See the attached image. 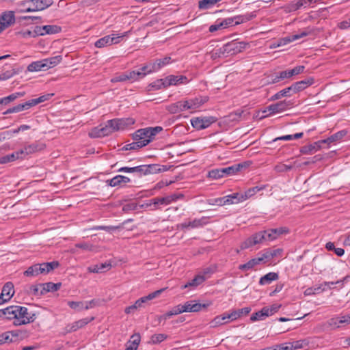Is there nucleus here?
Listing matches in <instances>:
<instances>
[{
  "label": "nucleus",
  "mask_w": 350,
  "mask_h": 350,
  "mask_svg": "<svg viewBox=\"0 0 350 350\" xmlns=\"http://www.w3.org/2000/svg\"><path fill=\"white\" fill-rule=\"evenodd\" d=\"M339 320L338 318H332L328 320L326 323L323 324L324 330H331L335 328H338L340 327V324L342 323H339Z\"/></svg>",
  "instance_id": "obj_36"
},
{
  "label": "nucleus",
  "mask_w": 350,
  "mask_h": 350,
  "mask_svg": "<svg viewBox=\"0 0 350 350\" xmlns=\"http://www.w3.org/2000/svg\"><path fill=\"white\" fill-rule=\"evenodd\" d=\"M271 350H293L291 342L281 344L274 347H271Z\"/></svg>",
  "instance_id": "obj_61"
},
{
  "label": "nucleus",
  "mask_w": 350,
  "mask_h": 350,
  "mask_svg": "<svg viewBox=\"0 0 350 350\" xmlns=\"http://www.w3.org/2000/svg\"><path fill=\"white\" fill-rule=\"evenodd\" d=\"M314 82V80L312 77H308L304 80H301L297 82L293 83L290 87L291 90L294 94H296L301 90H304L308 86L312 85Z\"/></svg>",
  "instance_id": "obj_10"
},
{
  "label": "nucleus",
  "mask_w": 350,
  "mask_h": 350,
  "mask_svg": "<svg viewBox=\"0 0 350 350\" xmlns=\"http://www.w3.org/2000/svg\"><path fill=\"white\" fill-rule=\"evenodd\" d=\"M97 48H103L106 46L111 45V40H110V35L105 36L98 39L94 44Z\"/></svg>",
  "instance_id": "obj_40"
},
{
  "label": "nucleus",
  "mask_w": 350,
  "mask_h": 350,
  "mask_svg": "<svg viewBox=\"0 0 350 350\" xmlns=\"http://www.w3.org/2000/svg\"><path fill=\"white\" fill-rule=\"evenodd\" d=\"M94 319V317L92 318H85L77 321L71 324L66 325L65 327V332L66 333H70L72 332H75L77 329L83 327L88 323L91 322Z\"/></svg>",
  "instance_id": "obj_13"
},
{
  "label": "nucleus",
  "mask_w": 350,
  "mask_h": 350,
  "mask_svg": "<svg viewBox=\"0 0 350 350\" xmlns=\"http://www.w3.org/2000/svg\"><path fill=\"white\" fill-rule=\"evenodd\" d=\"M247 165L245 163L234 164L233 165L212 170L208 172V177L213 179H218L222 177L236 174Z\"/></svg>",
  "instance_id": "obj_3"
},
{
  "label": "nucleus",
  "mask_w": 350,
  "mask_h": 350,
  "mask_svg": "<svg viewBox=\"0 0 350 350\" xmlns=\"http://www.w3.org/2000/svg\"><path fill=\"white\" fill-rule=\"evenodd\" d=\"M117 120L120 130H123L127 126L133 125L135 123V120L133 118H122Z\"/></svg>",
  "instance_id": "obj_41"
},
{
  "label": "nucleus",
  "mask_w": 350,
  "mask_h": 350,
  "mask_svg": "<svg viewBox=\"0 0 350 350\" xmlns=\"http://www.w3.org/2000/svg\"><path fill=\"white\" fill-rule=\"evenodd\" d=\"M226 198V200H224V198L216 199L215 202L219 205H222L226 204H237L246 200L243 194L238 193L228 196Z\"/></svg>",
  "instance_id": "obj_9"
},
{
  "label": "nucleus",
  "mask_w": 350,
  "mask_h": 350,
  "mask_svg": "<svg viewBox=\"0 0 350 350\" xmlns=\"http://www.w3.org/2000/svg\"><path fill=\"white\" fill-rule=\"evenodd\" d=\"M135 173H137L139 176L148 175L146 165H142L135 167Z\"/></svg>",
  "instance_id": "obj_63"
},
{
  "label": "nucleus",
  "mask_w": 350,
  "mask_h": 350,
  "mask_svg": "<svg viewBox=\"0 0 350 350\" xmlns=\"http://www.w3.org/2000/svg\"><path fill=\"white\" fill-rule=\"evenodd\" d=\"M23 154H24L23 150H21L20 151H17V152H13L12 154H8V156L9 157V161L12 162L18 159H22L23 157Z\"/></svg>",
  "instance_id": "obj_59"
},
{
  "label": "nucleus",
  "mask_w": 350,
  "mask_h": 350,
  "mask_svg": "<svg viewBox=\"0 0 350 350\" xmlns=\"http://www.w3.org/2000/svg\"><path fill=\"white\" fill-rule=\"evenodd\" d=\"M15 21L14 12L9 11L3 12L0 16V25L8 27Z\"/></svg>",
  "instance_id": "obj_17"
},
{
  "label": "nucleus",
  "mask_w": 350,
  "mask_h": 350,
  "mask_svg": "<svg viewBox=\"0 0 350 350\" xmlns=\"http://www.w3.org/2000/svg\"><path fill=\"white\" fill-rule=\"evenodd\" d=\"M16 317L14 321V325H21L34 321V314L29 313L27 308L20 306H16Z\"/></svg>",
  "instance_id": "obj_4"
},
{
  "label": "nucleus",
  "mask_w": 350,
  "mask_h": 350,
  "mask_svg": "<svg viewBox=\"0 0 350 350\" xmlns=\"http://www.w3.org/2000/svg\"><path fill=\"white\" fill-rule=\"evenodd\" d=\"M278 278L279 275L277 273L269 272L260 278L259 284L260 285L269 284L271 282L277 280Z\"/></svg>",
  "instance_id": "obj_30"
},
{
  "label": "nucleus",
  "mask_w": 350,
  "mask_h": 350,
  "mask_svg": "<svg viewBox=\"0 0 350 350\" xmlns=\"http://www.w3.org/2000/svg\"><path fill=\"white\" fill-rule=\"evenodd\" d=\"M144 146H146V143H142L139 140H134L133 142L125 145L122 149L124 150H134Z\"/></svg>",
  "instance_id": "obj_38"
},
{
  "label": "nucleus",
  "mask_w": 350,
  "mask_h": 350,
  "mask_svg": "<svg viewBox=\"0 0 350 350\" xmlns=\"http://www.w3.org/2000/svg\"><path fill=\"white\" fill-rule=\"evenodd\" d=\"M164 81L167 87L186 84L189 82L187 77L183 75H169L165 78Z\"/></svg>",
  "instance_id": "obj_12"
},
{
  "label": "nucleus",
  "mask_w": 350,
  "mask_h": 350,
  "mask_svg": "<svg viewBox=\"0 0 350 350\" xmlns=\"http://www.w3.org/2000/svg\"><path fill=\"white\" fill-rule=\"evenodd\" d=\"M288 229L286 227H280L278 228H272L265 230L267 241H273L278 238V236L288 232Z\"/></svg>",
  "instance_id": "obj_16"
},
{
  "label": "nucleus",
  "mask_w": 350,
  "mask_h": 350,
  "mask_svg": "<svg viewBox=\"0 0 350 350\" xmlns=\"http://www.w3.org/2000/svg\"><path fill=\"white\" fill-rule=\"evenodd\" d=\"M16 306H10L6 308L0 310V317L8 320L14 319L15 321L16 314Z\"/></svg>",
  "instance_id": "obj_20"
},
{
  "label": "nucleus",
  "mask_w": 350,
  "mask_h": 350,
  "mask_svg": "<svg viewBox=\"0 0 350 350\" xmlns=\"http://www.w3.org/2000/svg\"><path fill=\"white\" fill-rule=\"evenodd\" d=\"M207 223V219L206 217H202L201 219H196L192 221H189V225H190L191 228H194L203 226Z\"/></svg>",
  "instance_id": "obj_47"
},
{
  "label": "nucleus",
  "mask_w": 350,
  "mask_h": 350,
  "mask_svg": "<svg viewBox=\"0 0 350 350\" xmlns=\"http://www.w3.org/2000/svg\"><path fill=\"white\" fill-rule=\"evenodd\" d=\"M141 337L139 334H135L131 336V340L126 343L125 350H137Z\"/></svg>",
  "instance_id": "obj_26"
},
{
  "label": "nucleus",
  "mask_w": 350,
  "mask_h": 350,
  "mask_svg": "<svg viewBox=\"0 0 350 350\" xmlns=\"http://www.w3.org/2000/svg\"><path fill=\"white\" fill-rule=\"evenodd\" d=\"M254 17V15L252 14H246L244 16H236L235 18L239 19V21H235V25H239L241 23L247 22L250 21Z\"/></svg>",
  "instance_id": "obj_55"
},
{
  "label": "nucleus",
  "mask_w": 350,
  "mask_h": 350,
  "mask_svg": "<svg viewBox=\"0 0 350 350\" xmlns=\"http://www.w3.org/2000/svg\"><path fill=\"white\" fill-rule=\"evenodd\" d=\"M167 338V336L164 334H156L151 336L149 343L156 345L159 344Z\"/></svg>",
  "instance_id": "obj_43"
},
{
  "label": "nucleus",
  "mask_w": 350,
  "mask_h": 350,
  "mask_svg": "<svg viewBox=\"0 0 350 350\" xmlns=\"http://www.w3.org/2000/svg\"><path fill=\"white\" fill-rule=\"evenodd\" d=\"M247 43L244 42L232 41L224 44L222 47L217 49L213 53V57H228L233 55L242 52L246 46Z\"/></svg>",
  "instance_id": "obj_1"
},
{
  "label": "nucleus",
  "mask_w": 350,
  "mask_h": 350,
  "mask_svg": "<svg viewBox=\"0 0 350 350\" xmlns=\"http://www.w3.org/2000/svg\"><path fill=\"white\" fill-rule=\"evenodd\" d=\"M107 124L108 125V127L109 129H110L111 133H113L114 131L120 130L118 128L117 119H113V120H108L107 122Z\"/></svg>",
  "instance_id": "obj_60"
},
{
  "label": "nucleus",
  "mask_w": 350,
  "mask_h": 350,
  "mask_svg": "<svg viewBox=\"0 0 350 350\" xmlns=\"http://www.w3.org/2000/svg\"><path fill=\"white\" fill-rule=\"evenodd\" d=\"M59 267V262L54 260L49 262H45V273H48Z\"/></svg>",
  "instance_id": "obj_50"
},
{
  "label": "nucleus",
  "mask_w": 350,
  "mask_h": 350,
  "mask_svg": "<svg viewBox=\"0 0 350 350\" xmlns=\"http://www.w3.org/2000/svg\"><path fill=\"white\" fill-rule=\"evenodd\" d=\"M121 175H117L110 180H107L106 183L111 187H117L122 185Z\"/></svg>",
  "instance_id": "obj_51"
},
{
  "label": "nucleus",
  "mask_w": 350,
  "mask_h": 350,
  "mask_svg": "<svg viewBox=\"0 0 350 350\" xmlns=\"http://www.w3.org/2000/svg\"><path fill=\"white\" fill-rule=\"evenodd\" d=\"M347 132L345 130H341L330 137H327L325 139H323L321 142L324 144H329L333 142H336L340 140L342 137H344L347 135Z\"/></svg>",
  "instance_id": "obj_28"
},
{
  "label": "nucleus",
  "mask_w": 350,
  "mask_h": 350,
  "mask_svg": "<svg viewBox=\"0 0 350 350\" xmlns=\"http://www.w3.org/2000/svg\"><path fill=\"white\" fill-rule=\"evenodd\" d=\"M293 94L292 90H291V87H288L278 92H277L276 94H275L274 95H273L271 98H270V100L273 101V100H278V99H280L282 97H288V96H291Z\"/></svg>",
  "instance_id": "obj_32"
},
{
  "label": "nucleus",
  "mask_w": 350,
  "mask_h": 350,
  "mask_svg": "<svg viewBox=\"0 0 350 350\" xmlns=\"http://www.w3.org/2000/svg\"><path fill=\"white\" fill-rule=\"evenodd\" d=\"M62 285V282H46L45 283V292L57 291L61 288Z\"/></svg>",
  "instance_id": "obj_45"
},
{
  "label": "nucleus",
  "mask_w": 350,
  "mask_h": 350,
  "mask_svg": "<svg viewBox=\"0 0 350 350\" xmlns=\"http://www.w3.org/2000/svg\"><path fill=\"white\" fill-rule=\"evenodd\" d=\"M44 101V96H40L37 98L31 99L24 103L18 104L13 107H11L3 113V115H7L12 113H17L23 110L29 109L30 107L38 105Z\"/></svg>",
  "instance_id": "obj_6"
},
{
  "label": "nucleus",
  "mask_w": 350,
  "mask_h": 350,
  "mask_svg": "<svg viewBox=\"0 0 350 350\" xmlns=\"http://www.w3.org/2000/svg\"><path fill=\"white\" fill-rule=\"evenodd\" d=\"M167 109L169 112L174 114L187 110L185 100H180L172 103L167 107Z\"/></svg>",
  "instance_id": "obj_21"
},
{
  "label": "nucleus",
  "mask_w": 350,
  "mask_h": 350,
  "mask_svg": "<svg viewBox=\"0 0 350 350\" xmlns=\"http://www.w3.org/2000/svg\"><path fill=\"white\" fill-rule=\"evenodd\" d=\"M11 334V337L14 339V342L18 339H23L27 336L26 332H23L21 330H13L10 332Z\"/></svg>",
  "instance_id": "obj_49"
},
{
  "label": "nucleus",
  "mask_w": 350,
  "mask_h": 350,
  "mask_svg": "<svg viewBox=\"0 0 350 350\" xmlns=\"http://www.w3.org/2000/svg\"><path fill=\"white\" fill-rule=\"evenodd\" d=\"M321 142L322 140H319L313 144L302 146L300 149V152L304 154H314L322 148V144L324 143Z\"/></svg>",
  "instance_id": "obj_15"
},
{
  "label": "nucleus",
  "mask_w": 350,
  "mask_h": 350,
  "mask_svg": "<svg viewBox=\"0 0 350 350\" xmlns=\"http://www.w3.org/2000/svg\"><path fill=\"white\" fill-rule=\"evenodd\" d=\"M267 241L265 230L254 234L241 244V249L245 250L256 244Z\"/></svg>",
  "instance_id": "obj_7"
},
{
  "label": "nucleus",
  "mask_w": 350,
  "mask_h": 350,
  "mask_svg": "<svg viewBox=\"0 0 350 350\" xmlns=\"http://www.w3.org/2000/svg\"><path fill=\"white\" fill-rule=\"evenodd\" d=\"M295 40V38L294 35L288 36L286 37L279 39L277 42L274 43V47L284 46Z\"/></svg>",
  "instance_id": "obj_42"
},
{
  "label": "nucleus",
  "mask_w": 350,
  "mask_h": 350,
  "mask_svg": "<svg viewBox=\"0 0 350 350\" xmlns=\"http://www.w3.org/2000/svg\"><path fill=\"white\" fill-rule=\"evenodd\" d=\"M229 321H231L230 317H229V313H224L221 315L215 317L210 323V324L211 327H215Z\"/></svg>",
  "instance_id": "obj_24"
},
{
  "label": "nucleus",
  "mask_w": 350,
  "mask_h": 350,
  "mask_svg": "<svg viewBox=\"0 0 350 350\" xmlns=\"http://www.w3.org/2000/svg\"><path fill=\"white\" fill-rule=\"evenodd\" d=\"M304 69H305L304 66H297L293 68V69L288 70L291 77H292L293 76L299 75L300 73H302L304 71Z\"/></svg>",
  "instance_id": "obj_62"
},
{
  "label": "nucleus",
  "mask_w": 350,
  "mask_h": 350,
  "mask_svg": "<svg viewBox=\"0 0 350 350\" xmlns=\"http://www.w3.org/2000/svg\"><path fill=\"white\" fill-rule=\"evenodd\" d=\"M251 311V308L245 307L241 309L234 310L229 313V317H230V321H234L243 316L247 315Z\"/></svg>",
  "instance_id": "obj_25"
},
{
  "label": "nucleus",
  "mask_w": 350,
  "mask_h": 350,
  "mask_svg": "<svg viewBox=\"0 0 350 350\" xmlns=\"http://www.w3.org/2000/svg\"><path fill=\"white\" fill-rule=\"evenodd\" d=\"M170 203V198L163 197V198H155L153 199H151L150 200L149 203H147L146 204V206H153L152 210L157 209L159 208V205H163V204H169Z\"/></svg>",
  "instance_id": "obj_23"
},
{
  "label": "nucleus",
  "mask_w": 350,
  "mask_h": 350,
  "mask_svg": "<svg viewBox=\"0 0 350 350\" xmlns=\"http://www.w3.org/2000/svg\"><path fill=\"white\" fill-rule=\"evenodd\" d=\"M182 306L183 312H195L200 311L202 308H206L209 304H202L196 303L195 300H191L185 302V304Z\"/></svg>",
  "instance_id": "obj_11"
},
{
  "label": "nucleus",
  "mask_w": 350,
  "mask_h": 350,
  "mask_svg": "<svg viewBox=\"0 0 350 350\" xmlns=\"http://www.w3.org/2000/svg\"><path fill=\"white\" fill-rule=\"evenodd\" d=\"M62 60V55H56L54 57L45 58V67L51 68L59 64Z\"/></svg>",
  "instance_id": "obj_34"
},
{
  "label": "nucleus",
  "mask_w": 350,
  "mask_h": 350,
  "mask_svg": "<svg viewBox=\"0 0 350 350\" xmlns=\"http://www.w3.org/2000/svg\"><path fill=\"white\" fill-rule=\"evenodd\" d=\"M20 12H35L44 10L43 0H25L21 1Z\"/></svg>",
  "instance_id": "obj_8"
},
{
  "label": "nucleus",
  "mask_w": 350,
  "mask_h": 350,
  "mask_svg": "<svg viewBox=\"0 0 350 350\" xmlns=\"http://www.w3.org/2000/svg\"><path fill=\"white\" fill-rule=\"evenodd\" d=\"M217 118L213 116L201 118L202 124H204V129L208 128L210 125L217 121Z\"/></svg>",
  "instance_id": "obj_52"
},
{
  "label": "nucleus",
  "mask_w": 350,
  "mask_h": 350,
  "mask_svg": "<svg viewBox=\"0 0 350 350\" xmlns=\"http://www.w3.org/2000/svg\"><path fill=\"white\" fill-rule=\"evenodd\" d=\"M187 109H196L204 104L206 100L202 97H198L189 100H185Z\"/></svg>",
  "instance_id": "obj_22"
},
{
  "label": "nucleus",
  "mask_w": 350,
  "mask_h": 350,
  "mask_svg": "<svg viewBox=\"0 0 350 350\" xmlns=\"http://www.w3.org/2000/svg\"><path fill=\"white\" fill-rule=\"evenodd\" d=\"M171 62V57H165L163 59H157L155 60L154 63H152V68L153 70L155 71L159 70L162 67H163L165 65H167Z\"/></svg>",
  "instance_id": "obj_35"
},
{
  "label": "nucleus",
  "mask_w": 350,
  "mask_h": 350,
  "mask_svg": "<svg viewBox=\"0 0 350 350\" xmlns=\"http://www.w3.org/2000/svg\"><path fill=\"white\" fill-rule=\"evenodd\" d=\"M293 168L292 165H286L284 163H280L274 167V170L277 172H284L291 170Z\"/></svg>",
  "instance_id": "obj_54"
},
{
  "label": "nucleus",
  "mask_w": 350,
  "mask_h": 350,
  "mask_svg": "<svg viewBox=\"0 0 350 350\" xmlns=\"http://www.w3.org/2000/svg\"><path fill=\"white\" fill-rule=\"evenodd\" d=\"M205 280V278L203 275H198L191 281L181 286V288L184 289L190 286L196 287L201 284Z\"/></svg>",
  "instance_id": "obj_33"
},
{
  "label": "nucleus",
  "mask_w": 350,
  "mask_h": 350,
  "mask_svg": "<svg viewBox=\"0 0 350 350\" xmlns=\"http://www.w3.org/2000/svg\"><path fill=\"white\" fill-rule=\"evenodd\" d=\"M267 317H269L268 307H264L260 311L253 313L250 320L252 321L263 320Z\"/></svg>",
  "instance_id": "obj_31"
},
{
  "label": "nucleus",
  "mask_w": 350,
  "mask_h": 350,
  "mask_svg": "<svg viewBox=\"0 0 350 350\" xmlns=\"http://www.w3.org/2000/svg\"><path fill=\"white\" fill-rule=\"evenodd\" d=\"M293 103L291 100H282L276 103L272 104L267 107L262 113H265L262 117L271 116L277 113H281L285 110L292 107Z\"/></svg>",
  "instance_id": "obj_5"
},
{
  "label": "nucleus",
  "mask_w": 350,
  "mask_h": 350,
  "mask_svg": "<svg viewBox=\"0 0 350 350\" xmlns=\"http://www.w3.org/2000/svg\"><path fill=\"white\" fill-rule=\"evenodd\" d=\"M260 262H262V258H254L251 260H250L247 262L240 265L239 266V269L242 271H248L254 268L255 266L259 265Z\"/></svg>",
  "instance_id": "obj_29"
},
{
  "label": "nucleus",
  "mask_w": 350,
  "mask_h": 350,
  "mask_svg": "<svg viewBox=\"0 0 350 350\" xmlns=\"http://www.w3.org/2000/svg\"><path fill=\"white\" fill-rule=\"evenodd\" d=\"M239 21V19H236L235 16L233 18H227L221 21L224 28H227L228 27L232 26L235 25V21Z\"/></svg>",
  "instance_id": "obj_64"
},
{
  "label": "nucleus",
  "mask_w": 350,
  "mask_h": 350,
  "mask_svg": "<svg viewBox=\"0 0 350 350\" xmlns=\"http://www.w3.org/2000/svg\"><path fill=\"white\" fill-rule=\"evenodd\" d=\"M191 124L197 130L204 129V124H202L201 118H194L191 120Z\"/></svg>",
  "instance_id": "obj_56"
},
{
  "label": "nucleus",
  "mask_w": 350,
  "mask_h": 350,
  "mask_svg": "<svg viewBox=\"0 0 350 350\" xmlns=\"http://www.w3.org/2000/svg\"><path fill=\"white\" fill-rule=\"evenodd\" d=\"M16 73H17V72L15 70V69H12L10 70H7V71L0 74V80L1 81L7 80V79L12 77Z\"/></svg>",
  "instance_id": "obj_57"
},
{
  "label": "nucleus",
  "mask_w": 350,
  "mask_h": 350,
  "mask_svg": "<svg viewBox=\"0 0 350 350\" xmlns=\"http://www.w3.org/2000/svg\"><path fill=\"white\" fill-rule=\"evenodd\" d=\"M43 264H35L30 266L25 272V276L35 277L44 272Z\"/></svg>",
  "instance_id": "obj_19"
},
{
  "label": "nucleus",
  "mask_w": 350,
  "mask_h": 350,
  "mask_svg": "<svg viewBox=\"0 0 350 350\" xmlns=\"http://www.w3.org/2000/svg\"><path fill=\"white\" fill-rule=\"evenodd\" d=\"M25 92H16L9 95L8 96L0 98V105H8L10 102L14 101L18 97L24 96Z\"/></svg>",
  "instance_id": "obj_37"
},
{
  "label": "nucleus",
  "mask_w": 350,
  "mask_h": 350,
  "mask_svg": "<svg viewBox=\"0 0 350 350\" xmlns=\"http://www.w3.org/2000/svg\"><path fill=\"white\" fill-rule=\"evenodd\" d=\"M12 342H14V339L11 337L10 332H4L0 335V345Z\"/></svg>",
  "instance_id": "obj_53"
},
{
  "label": "nucleus",
  "mask_w": 350,
  "mask_h": 350,
  "mask_svg": "<svg viewBox=\"0 0 350 350\" xmlns=\"http://www.w3.org/2000/svg\"><path fill=\"white\" fill-rule=\"evenodd\" d=\"M27 293L33 297H41L44 293V284L39 283L29 286Z\"/></svg>",
  "instance_id": "obj_18"
},
{
  "label": "nucleus",
  "mask_w": 350,
  "mask_h": 350,
  "mask_svg": "<svg viewBox=\"0 0 350 350\" xmlns=\"http://www.w3.org/2000/svg\"><path fill=\"white\" fill-rule=\"evenodd\" d=\"M147 168V174H154L159 173V164H150L146 165Z\"/></svg>",
  "instance_id": "obj_58"
},
{
  "label": "nucleus",
  "mask_w": 350,
  "mask_h": 350,
  "mask_svg": "<svg viewBox=\"0 0 350 350\" xmlns=\"http://www.w3.org/2000/svg\"><path fill=\"white\" fill-rule=\"evenodd\" d=\"M164 80H165V78L158 79V80L155 81L154 82L150 83L148 86V91L157 90H160L161 88H167Z\"/></svg>",
  "instance_id": "obj_39"
},
{
  "label": "nucleus",
  "mask_w": 350,
  "mask_h": 350,
  "mask_svg": "<svg viewBox=\"0 0 350 350\" xmlns=\"http://www.w3.org/2000/svg\"><path fill=\"white\" fill-rule=\"evenodd\" d=\"M44 67V60H40L38 62H33L31 64H30L28 67L27 70L29 72H34V71H38L41 70L42 68Z\"/></svg>",
  "instance_id": "obj_44"
},
{
  "label": "nucleus",
  "mask_w": 350,
  "mask_h": 350,
  "mask_svg": "<svg viewBox=\"0 0 350 350\" xmlns=\"http://www.w3.org/2000/svg\"><path fill=\"white\" fill-rule=\"evenodd\" d=\"M164 291V288L157 290L153 293H150L147 296L142 297L137 299L135 302V305L136 306L137 309L141 308L144 307V304H146L147 301H150L157 297H158L163 291Z\"/></svg>",
  "instance_id": "obj_14"
},
{
  "label": "nucleus",
  "mask_w": 350,
  "mask_h": 350,
  "mask_svg": "<svg viewBox=\"0 0 350 350\" xmlns=\"http://www.w3.org/2000/svg\"><path fill=\"white\" fill-rule=\"evenodd\" d=\"M1 294V296L5 297L7 300H10L14 294L13 284L11 282H6L3 286Z\"/></svg>",
  "instance_id": "obj_27"
},
{
  "label": "nucleus",
  "mask_w": 350,
  "mask_h": 350,
  "mask_svg": "<svg viewBox=\"0 0 350 350\" xmlns=\"http://www.w3.org/2000/svg\"><path fill=\"white\" fill-rule=\"evenodd\" d=\"M265 186H262V187H258V186H256V187H252V188H250L249 189H247L245 192V194H244V196L245 198V199H247L252 196H253L254 194H256L258 191H261L262 189H265Z\"/></svg>",
  "instance_id": "obj_48"
},
{
  "label": "nucleus",
  "mask_w": 350,
  "mask_h": 350,
  "mask_svg": "<svg viewBox=\"0 0 350 350\" xmlns=\"http://www.w3.org/2000/svg\"><path fill=\"white\" fill-rule=\"evenodd\" d=\"M62 31V27L56 25H45V34H55Z\"/></svg>",
  "instance_id": "obj_46"
},
{
  "label": "nucleus",
  "mask_w": 350,
  "mask_h": 350,
  "mask_svg": "<svg viewBox=\"0 0 350 350\" xmlns=\"http://www.w3.org/2000/svg\"><path fill=\"white\" fill-rule=\"evenodd\" d=\"M163 130L161 126L147 127L136 131L133 134V140H139L142 143H146V146L152 142L155 135Z\"/></svg>",
  "instance_id": "obj_2"
}]
</instances>
